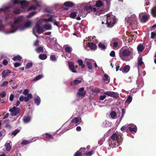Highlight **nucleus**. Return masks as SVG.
Wrapping results in <instances>:
<instances>
[{
  "label": "nucleus",
  "mask_w": 156,
  "mask_h": 156,
  "mask_svg": "<svg viewBox=\"0 0 156 156\" xmlns=\"http://www.w3.org/2000/svg\"><path fill=\"white\" fill-rule=\"evenodd\" d=\"M43 28L46 30H50L51 29L52 27L51 24H45L43 26Z\"/></svg>",
  "instance_id": "nucleus-35"
},
{
  "label": "nucleus",
  "mask_w": 156,
  "mask_h": 156,
  "mask_svg": "<svg viewBox=\"0 0 156 156\" xmlns=\"http://www.w3.org/2000/svg\"><path fill=\"white\" fill-rule=\"evenodd\" d=\"M13 4H20L21 7L22 9L26 8L29 5V3L26 0H23L21 1V0H11Z\"/></svg>",
  "instance_id": "nucleus-9"
},
{
  "label": "nucleus",
  "mask_w": 156,
  "mask_h": 156,
  "mask_svg": "<svg viewBox=\"0 0 156 156\" xmlns=\"http://www.w3.org/2000/svg\"><path fill=\"white\" fill-rule=\"evenodd\" d=\"M87 5V9L89 11V12H95L96 10V8L95 7H93L91 6H90L88 5Z\"/></svg>",
  "instance_id": "nucleus-34"
},
{
  "label": "nucleus",
  "mask_w": 156,
  "mask_h": 156,
  "mask_svg": "<svg viewBox=\"0 0 156 156\" xmlns=\"http://www.w3.org/2000/svg\"><path fill=\"white\" fill-rule=\"evenodd\" d=\"M127 127L131 132L136 133L137 130L136 126L133 124H130L127 125Z\"/></svg>",
  "instance_id": "nucleus-15"
},
{
  "label": "nucleus",
  "mask_w": 156,
  "mask_h": 156,
  "mask_svg": "<svg viewBox=\"0 0 156 156\" xmlns=\"http://www.w3.org/2000/svg\"><path fill=\"white\" fill-rule=\"evenodd\" d=\"M112 43L113 47L114 48H120L122 45V42L119 39H113Z\"/></svg>",
  "instance_id": "nucleus-11"
},
{
  "label": "nucleus",
  "mask_w": 156,
  "mask_h": 156,
  "mask_svg": "<svg viewBox=\"0 0 156 156\" xmlns=\"http://www.w3.org/2000/svg\"><path fill=\"white\" fill-rule=\"evenodd\" d=\"M29 90L27 89H25L24 90V91L23 92V94L25 95L28 96L30 94H29Z\"/></svg>",
  "instance_id": "nucleus-50"
},
{
  "label": "nucleus",
  "mask_w": 156,
  "mask_h": 156,
  "mask_svg": "<svg viewBox=\"0 0 156 156\" xmlns=\"http://www.w3.org/2000/svg\"><path fill=\"white\" fill-rule=\"evenodd\" d=\"M9 83L8 81H5L3 82L2 84L0 85L1 87H5Z\"/></svg>",
  "instance_id": "nucleus-60"
},
{
  "label": "nucleus",
  "mask_w": 156,
  "mask_h": 156,
  "mask_svg": "<svg viewBox=\"0 0 156 156\" xmlns=\"http://www.w3.org/2000/svg\"><path fill=\"white\" fill-rule=\"evenodd\" d=\"M22 59V57L19 55H17L14 56L13 58L12 59L14 61L18 60H20Z\"/></svg>",
  "instance_id": "nucleus-47"
},
{
  "label": "nucleus",
  "mask_w": 156,
  "mask_h": 156,
  "mask_svg": "<svg viewBox=\"0 0 156 156\" xmlns=\"http://www.w3.org/2000/svg\"><path fill=\"white\" fill-rule=\"evenodd\" d=\"M111 139L108 141L109 146L111 148L117 147L122 144V138L120 139L116 133L112 134L111 136Z\"/></svg>",
  "instance_id": "nucleus-2"
},
{
  "label": "nucleus",
  "mask_w": 156,
  "mask_h": 156,
  "mask_svg": "<svg viewBox=\"0 0 156 156\" xmlns=\"http://www.w3.org/2000/svg\"><path fill=\"white\" fill-rule=\"evenodd\" d=\"M47 57V56L45 54H41L39 55V58L42 60L46 59Z\"/></svg>",
  "instance_id": "nucleus-38"
},
{
  "label": "nucleus",
  "mask_w": 156,
  "mask_h": 156,
  "mask_svg": "<svg viewBox=\"0 0 156 156\" xmlns=\"http://www.w3.org/2000/svg\"><path fill=\"white\" fill-rule=\"evenodd\" d=\"M41 21H44L46 23L51 22L53 23L54 25L57 26L58 28L60 27L58 25V22L54 19L53 16L52 15H50L48 19L42 18Z\"/></svg>",
  "instance_id": "nucleus-8"
},
{
  "label": "nucleus",
  "mask_w": 156,
  "mask_h": 156,
  "mask_svg": "<svg viewBox=\"0 0 156 156\" xmlns=\"http://www.w3.org/2000/svg\"><path fill=\"white\" fill-rule=\"evenodd\" d=\"M32 141H28L27 140H23L21 143V144L23 145H26L31 143Z\"/></svg>",
  "instance_id": "nucleus-49"
},
{
  "label": "nucleus",
  "mask_w": 156,
  "mask_h": 156,
  "mask_svg": "<svg viewBox=\"0 0 156 156\" xmlns=\"http://www.w3.org/2000/svg\"><path fill=\"white\" fill-rule=\"evenodd\" d=\"M77 62L79 64V65L80 66L81 68H84L85 65L83 64L82 60L81 59H78L77 60Z\"/></svg>",
  "instance_id": "nucleus-37"
},
{
  "label": "nucleus",
  "mask_w": 156,
  "mask_h": 156,
  "mask_svg": "<svg viewBox=\"0 0 156 156\" xmlns=\"http://www.w3.org/2000/svg\"><path fill=\"white\" fill-rule=\"evenodd\" d=\"M110 55L112 57H115V52L114 51H111L110 54Z\"/></svg>",
  "instance_id": "nucleus-64"
},
{
  "label": "nucleus",
  "mask_w": 156,
  "mask_h": 156,
  "mask_svg": "<svg viewBox=\"0 0 156 156\" xmlns=\"http://www.w3.org/2000/svg\"><path fill=\"white\" fill-rule=\"evenodd\" d=\"M76 15V13L75 12H72L70 15V17L71 18H75Z\"/></svg>",
  "instance_id": "nucleus-56"
},
{
  "label": "nucleus",
  "mask_w": 156,
  "mask_h": 156,
  "mask_svg": "<svg viewBox=\"0 0 156 156\" xmlns=\"http://www.w3.org/2000/svg\"><path fill=\"white\" fill-rule=\"evenodd\" d=\"M63 47L66 52L71 53L73 50L71 47L69 46L68 45H65Z\"/></svg>",
  "instance_id": "nucleus-22"
},
{
  "label": "nucleus",
  "mask_w": 156,
  "mask_h": 156,
  "mask_svg": "<svg viewBox=\"0 0 156 156\" xmlns=\"http://www.w3.org/2000/svg\"><path fill=\"white\" fill-rule=\"evenodd\" d=\"M41 19H41L40 20H38L36 23L35 28H33L32 30V32L33 34L35 35V36H36L37 37H38V36L37 35H36L34 32L35 28H37L36 30L37 32L39 34H41L44 31V28L41 26V23L44 22V21H41Z\"/></svg>",
  "instance_id": "nucleus-6"
},
{
  "label": "nucleus",
  "mask_w": 156,
  "mask_h": 156,
  "mask_svg": "<svg viewBox=\"0 0 156 156\" xmlns=\"http://www.w3.org/2000/svg\"><path fill=\"white\" fill-rule=\"evenodd\" d=\"M64 5L66 6H67L68 7H72L74 6L75 5V4L72 2L67 1L64 3Z\"/></svg>",
  "instance_id": "nucleus-28"
},
{
  "label": "nucleus",
  "mask_w": 156,
  "mask_h": 156,
  "mask_svg": "<svg viewBox=\"0 0 156 156\" xmlns=\"http://www.w3.org/2000/svg\"><path fill=\"white\" fill-rule=\"evenodd\" d=\"M151 13L154 17H156V8H153L151 10Z\"/></svg>",
  "instance_id": "nucleus-42"
},
{
  "label": "nucleus",
  "mask_w": 156,
  "mask_h": 156,
  "mask_svg": "<svg viewBox=\"0 0 156 156\" xmlns=\"http://www.w3.org/2000/svg\"><path fill=\"white\" fill-rule=\"evenodd\" d=\"M122 115H121V118L119 119V121H121L123 117L124 114L125 113V112H126L125 110L124 109H122Z\"/></svg>",
  "instance_id": "nucleus-57"
},
{
  "label": "nucleus",
  "mask_w": 156,
  "mask_h": 156,
  "mask_svg": "<svg viewBox=\"0 0 156 156\" xmlns=\"http://www.w3.org/2000/svg\"><path fill=\"white\" fill-rule=\"evenodd\" d=\"M11 73V71L8 69L4 70L2 73V78H5L7 77Z\"/></svg>",
  "instance_id": "nucleus-20"
},
{
  "label": "nucleus",
  "mask_w": 156,
  "mask_h": 156,
  "mask_svg": "<svg viewBox=\"0 0 156 156\" xmlns=\"http://www.w3.org/2000/svg\"><path fill=\"white\" fill-rule=\"evenodd\" d=\"M10 143H11V142L10 141H7L5 145L6 147V150L7 151H9L11 148V147L10 145Z\"/></svg>",
  "instance_id": "nucleus-30"
},
{
  "label": "nucleus",
  "mask_w": 156,
  "mask_h": 156,
  "mask_svg": "<svg viewBox=\"0 0 156 156\" xmlns=\"http://www.w3.org/2000/svg\"><path fill=\"white\" fill-rule=\"evenodd\" d=\"M31 119V117L30 116H25L23 117V121L25 123H27L30 121Z\"/></svg>",
  "instance_id": "nucleus-29"
},
{
  "label": "nucleus",
  "mask_w": 156,
  "mask_h": 156,
  "mask_svg": "<svg viewBox=\"0 0 156 156\" xmlns=\"http://www.w3.org/2000/svg\"><path fill=\"white\" fill-rule=\"evenodd\" d=\"M45 135L46 138L48 140H50V139H53V137L50 134H49L46 133L44 134H43V136H44Z\"/></svg>",
  "instance_id": "nucleus-39"
},
{
  "label": "nucleus",
  "mask_w": 156,
  "mask_h": 156,
  "mask_svg": "<svg viewBox=\"0 0 156 156\" xmlns=\"http://www.w3.org/2000/svg\"><path fill=\"white\" fill-rule=\"evenodd\" d=\"M130 69V67L128 65H126L123 68V69L120 68L119 70L121 71L124 73H127Z\"/></svg>",
  "instance_id": "nucleus-21"
},
{
  "label": "nucleus",
  "mask_w": 156,
  "mask_h": 156,
  "mask_svg": "<svg viewBox=\"0 0 156 156\" xmlns=\"http://www.w3.org/2000/svg\"><path fill=\"white\" fill-rule=\"evenodd\" d=\"M136 33L137 32L134 31L133 32H130V33L128 32L127 33V34L128 36H130V37H132V40H134L136 38Z\"/></svg>",
  "instance_id": "nucleus-23"
},
{
  "label": "nucleus",
  "mask_w": 156,
  "mask_h": 156,
  "mask_svg": "<svg viewBox=\"0 0 156 156\" xmlns=\"http://www.w3.org/2000/svg\"><path fill=\"white\" fill-rule=\"evenodd\" d=\"M51 43L52 45H58L59 46V45L58 44L57 42L56 39L55 37L51 38L50 39Z\"/></svg>",
  "instance_id": "nucleus-27"
},
{
  "label": "nucleus",
  "mask_w": 156,
  "mask_h": 156,
  "mask_svg": "<svg viewBox=\"0 0 156 156\" xmlns=\"http://www.w3.org/2000/svg\"><path fill=\"white\" fill-rule=\"evenodd\" d=\"M20 130L18 129H16L12 132L11 135H13V137H14L20 132Z\"/></svg>",
  "instance_id": "nucleus-45"
},
{
  "label": "nucleus",
  "mask_w": 156,
  "mask_h": 156,
  "mask_svg": "<svg viewBox=\"0 0 156 156\" xmlns=\"http://www.w3.org/2000/svg\"><path fill=\"white\" fill-rule=\"evenodd\" d=\"M138 69H139V68L140 66H141L144 64V62L142 61V58L141 56H140L138 58Z\"/></svg>",
  "instance_id": "nucleus-25"
},
{
  "label": "nucleus",
  "mask_w": 156,
  "mask_h": 156,
  "mask_svg": "<svg viewBox=\"0 0 156 156\" xmlns=\"http://www.w3.org/2000/svg\"><path fill=\"white\" fill-rule=\"evenodd\" d=\"M139 17L141 22L142 23L146 22L148 19V17L146 13H140Z\"/></svg>",
  "instance_id": "nucleus-13"
},
{
  "label": "nucleus",
  "mask_w": 156,
  "mask_h": 156,
  "mask_svg": "<svg viewBox=\"0 0 156 156\" xmlns=\"http://www.w3.org/2000/svg\"><path fill=\"white\" fill-rule=\"evenodd\" d=\"M34 2V4L35 5H33L30 6L29 9V10H35L37 7H38L40 6V4L41 3V0H33Z\"/></svg>",
  "instance_id": "nucleus-12"
},
{
  "label": "nucleus",
  "mask_w": 156,
  "mask_h": 156,
  "mask_svg": "<svg viewBox=\"0 0 156 156\" xmlns=\"http://www.w3.org/2000/svg\"><path fill=\"white\" fill-rule=\"evenodd\" d=\"M43 76L42 75H39L35 77L34 79V80L36 81L42 78Z\"/></svg>",
  "instance_id": "nucleus-46"
},
{
  "label": "nucleus",
  "mask_w": 156,
  "mask_h": 156,
  "mask_svg": "<svg viewBox=\"0 0 156 156\" xmlns=\"http://www.w3.org/2000/svg\"><path fill=\"white\" fill-rule=\"evenodd\" d=\"M34 102L36 105L38 106L41 102V99L40 97L36 95H34Z\"/></svg>",
  "instance_id": "nucleus-24"
},
{
  "label": "nucleus",
  "mask_w": 156,
  "mask_h": 156,
  "mask_svg": "<svg viewBox=\"0 0 156 156\" xmlns=\"http://www.w3.org/2000/svg\"><path fill=\"white\" fill-rule=\"evenodd\" d=\"M88 46L91 50H95L97 48L96 44L92 42L88 43Z\"/></svg>",
  "instance_id": "nucleus-26"
},
{
  "label": "nucleus",
  "mask_w": 156,
  "mask_h": 156,
  "mask_svg": "<svg viewBox=\"0 0 156 156\" xmlns=\"http://www.w3.org/2000/svg\"><path fill=\"white\" fill-rule=\"evenodd\" d=\"M103 80L106 83H108L110 81V77L107 74H105L103 77Z\"/></svg>",
  "instance_id": "nucleus-31"
},
{
  "label": "nucleus",
  "mask_w": 156,
  "mask_h": 156,
  "mask_svg": "<svg viewBox=\"0 0 156 156\" xmlns=\"http://www.w3.org/2000/svg\"><path fill=\"white\" fill-rule=\"evenodd\" d=\"M35 50L37 53L42 52L43 51V48L42 47H38L35 49Z\"/></svg>",
  "instance_id": "nucleus-43"
},
{
  "label": "nucleus",
  "mask_w": 156,
  "mask_h": 156,
  "mask_svg": "<svg viewBox=\"0 0 156 156\" xmlns=\"http://www.w3.org/2000/svg\"><path fill=\"white\" fill-rule=\"evenodd\" d=\"M77 95L79 97H83L86 94V91L84 90L83 87L79 89L77 93Z\"/></svg>",
  "instance_id": "nucleus-16"
},
{
  "label": "nucleus",
  "mask_w": 156,
  "mask_h": 156,
  "mask_svg": "<svg viewBox=\"0 0 156 156\" xmlns=\"http://www.w3.org/2000/svg\"><path fill=\"white\" fill-rule=\"evenodd\" d=\"M82 150L85 151V148H80L79 151ZM73 156H82V154L81 152H80V151H78L74 154Z\"/></svg>",
  "instance_id": "nucleus-36"
},
{
  "label": "nucleus",
  "mask_w": 156,
  "mask_h": 156,
  "mask_svg": "<svg viewBox=\"0 0 156 156\" xmlns=\"http://www.w3.org/2000/svg\"><path fill=\"white\" fill-rule=\"evenodd\" d=\"M132 98L130 96H129L126 100V102L128 103V104L130 103L132 101Z\"/></svg>",
  "instance_id": "nucleus-52"
},
{
  "label": "nucleus",
  "mask_w": 156,
  "mask_h": 156,
  "mask_svg": "<svg viewBox=\"0 0 156 156\" xmlns=\"http://www.w3.org/2000/svg\"><path fill=\"white\" fill-rule=\"evenodd\" d=\"M104 1H105L107 5L108 6H110L111 3V2L112 0H102Z\"/></svg>",
  "instance_id": "nucleus-63"
},
{
  "label": "nucleus",
  "mask_w": 156,
  "mask_h": 156,
  "mask_svg": "<svg viewBox=\"0 0 156 156\" xmlns=\"http://www.w3.org/2000/svg\"><path fill=\"white\" fill-rule=\"evenodd\" d=\"M11 6V5H9L8 6H6L5 7L0 8V12H5L8 10Z\"/></svg>",
  "instance_id": "nucleus-33"
},
{
  "label": "nucleus",
  "mask_w": 156,
  "mask_h": 156,
  "mask_svg": "<svg viewBox=\"0 0 156 156\" xmlns=\"http://www.w3.org/2000/svg\"><path fill=\"white\" fill-rule=\"evenodd\" d=\"M9 111L10 112L11 115L13 116L20 113V109L19 108L13 106L9 109Z\"/></svg>",
  "instance_id": "nucleus-10"
},
{
  "label": "nucleus",
  "mask_w": 156,
  "mask_h": 156,
  "mask_svg": "<svg viewBox=\"0 0 156 156\" xmlns=\"http://www.w3.org/2000/svg\"><path fill=\"white\" fill-rule=\"evenodd\" d=\"M112 94L111 97L113 98H117L119 97V94L116 92H115L112 91Z\"/></svg>",
  "instance_id": "nucleus-48"
},
{
  "label": "nucleus",
  "mask_w": 156,
  "mask_h": 156,
  "mask_svg": "<svg viewBox=\"0 0 156 156\" xmlns=\"http://www.w3.org/2000/svg\"><path fill=\"white\" fill-rule=\"evenodd\" d=\"M108 122L107 121H105L103 122L102 123V126L103 127H107L108 126Z\"/></svg>",
  "instance_id": "nucleus-62"
},
{
  "label": "nucleus",
  "mask_w": 156,
  "mask_h": 156,
  "mask_svg": "<svg viewBox=\"0 0 156 156\" xmlns=\"http://www.w3.org/2000/svg\"><path fill=\"white\" fill-rule=\"evenodd\" d=\"M125 21L127 26L133 28V26L135 27L137 24L136 17L134 14L127 16L125 18Z\"/></svg>",
  "instance_id": "nucleus-4"
},
{
  "label": "nucleus",
  "mask_w": 156,
  "mask_h": 156,
  "mask_svg": "<svg viewBox=\"0 0 156 156\" xmlns=\"http://www.w3.org/2000/svg\"><path fill=\"white\" fill-rule=\"evenodd\" d=\"M85 61L87 66L88 68L89 69L91 70L92 68V64L94 62V60H89L87 58H85Z\"/></svg>",
  "instance_id": "nucleus-17"
},
{
  "label": "nucleus",
  "mask_w": 156,
  "mask_h": 156,
  "mask_svg": "<svg viewBox=\"0 0 156 156\" xmlns=\"http://www.w3.org/2000/svg\"><path fill=\"white\" fill-rule=\"evenodd\" d=\"M82 82L81 80H76L73 81H72L70 83V84L71 85H75L78 84Z\"/></svg>",
  "instance_id": "nucleus-32"
},
{
  "label": "nucleus",
  "mask_w": 156,
  "mask_h": 156,
  "mask_svg": "<svg viewBox=\"0 0 156 156\" xmlns=\"http://www.w3.org/2000/svg\"><path fill=\"white\" fill-rule=\"evenodd\" d=\"M32 62H28L27 64L26 68L27 69H29L32 66Z\"/></svg>",
  "instance_id": "nucleus-58"
},
{
  "label": "nucleus",
  "mask_w": 156,
  "mask_h": 156,
  "mask_svg": "<svg viewBox=\"0 0 156 156\" xmlns=\"http://www.w3.org/2000/svg\"><path fill=\"white\" fill-rule=\"evenodd\" d=\"M98 47L99 48L102 49H105L106 48V47L103 44H102L101 43H100L98 44Z\"/></svg>",
  "instance_id": "nucleus-59"
},
{
  "label": "nucleus",
  "mask_w": 156,
  "mask_h": 156,
  "mask_svg": "<svg viewBox=\"0 0 156 156\" xmlns=\"http://www.w3.org/2000/svg\"><path fill=\"white\" fill-rule=\"evenodd\" d=\"M112 91H106L104 93V94L105 95H107L108 96L111 97L112 94Z\"/></svg>",
  "instance_id": "nucleus-51"
},
{
  "label": "nucleus",
  "mask_w": 156,
  "mask_h": 156,
  "mask_svg": "<svg viewBox=\"0 0 156 156\" xmlns=\"http://www.w3.org/2000/svg\"><path fill=\"white\" fill-rule=\"evenodd\" d=\"M31 21H27L25 23L21 17L17 18L14 22H11L5 26L2 24V21L0 20V32H4L9 29V31H6V34H13L18 30L23 31L30 27L32 24Z\"/></svg>",
  "instance_id": "nucleus-1"
},
{
  "label": "nucleus",
  "mask_w": 156,
  "mask_h": 156,
  "mask_svg": "<svg viewBox=\"0 0 156 156\" xmlns=\"http://www.w3.org/2000/svg\"><path fill=\"white\" fill-rule=\"evenodd\" d=\"M144 49V47L142 45L140 44L137 47V49L138 51L142 52Z\"/></svg>",
  "instance_id": "nucleus-41"
},
{
  "label": "nucleus",
  "mask_w": 156,
  "mask_h": 156,
  "mask_svg": "<svg viewBox=\"0 0 156 156\" xmlns=\"http://www.w3.org/2000/svg\"><path fill=\"white\" fill-rule=\"evenodd\" d=\"M68 64L70 70L73 73H76V72L75 70V68L74 62H69Z\"/></svg>",
  "instance_id": "nucleus-18"
},
{
  "label": "nucleus",
  "mask_w": 156,
  "mask_h": 156,
  "mask_svg": "<svg viewBox=\"0 0 156 156\" xmlns=\"http://www.w3.org/2000/svg\"><path fill=\"white\" fill-rule=\"evenodd\" d=\"M116 113L115 111H112L110 114L111 117L113 119H115L116 116Z\"/></svg>",
  "instance_id": "nucleus-44"
},
{
  "label": "nucleus",
  "mask_w": 156,
  "mask_h": 156,
  "mask_svg": "<svg viewBox=\"0 0 156 156\" xmlns=\"http://www.w3.org/2000/svg\"><path fill=\"white\" fill-rule=\"evenodd\" d=\"M32 98V96L31 94H29L27 97H24L23 96L21 95L20 97L19 100L21 102L24 101L25 102H27Z\"/></svg>",
  "instance_id": "nucleus-14"
},
{
  "label": "nucleus",
  "mask_w": 156,
  "mask_h": 156,
  "mask_svg": "<svg viewBox=\"0 0 156 156\" xmlns=\"http://www.w3.org/2000/svg\"><path fill=\"white\" fill-rule=\"evenodd\" d=\"M107 26L112 27L116 23L115 16L111 14H107L106 16Z\"/></svg>",
  "instance_id": "nucleus-5"
},
{
  "label": "nucleus",
  "mask_w": 156,
  "mask_h": 156,
  "mask_svg": "<svg viewBox=\"0 0 156 156\" xmlns=\"http://www.w3.org/2000/svg\"><path fill=\"white\" fill-rule=\"evenodd\" d=\"M73 125H71V123L68 126V127L67 129H66V130H64V131L62 133H63L64 132L67 131V130H68L69 129H71L73 128L74 127H75V126H73Z\"/></svg>",
  "instance_id": "nucleus-54"
},
{
  "label": "nucleus",
  "mask_w": 156,
  "mask_h": 156,
  "mask_svg": "<svg viewBox=\"0 0 156 156\" xmlns=\"http://www.w3.org/2000/svg\"><path fill=\"white\" fill-rule=\"evenodd\" d=\"M81 119L80 117H76L74 118L71 121V125H73V126H76L77 123Z\"/></svg>",
  "instance_id": "nucleus-19"
},
{
  "label": "nucleus",
  "mask_w": 156,
  "mask_h": 156,
  "mask_svg": "<svg viewBox=\"0 0 156 156\" xmlns=\"http://www.w3.org/2000/svg\"><path fill=\"white\" fill-rule=\"evenodd\" d=\"M89 10L87 9V5H83V9H80L79 10L77 11L79 12L78 13V16H81L82 17H85L87 15L89 12Z\"/></svg>",
  "instance_id": "nucleus-7"
},
{
  "label": "nucleus",
  "mask_w": 156,
  "mask_h": 156,
  "mask_svg": "<svg viewBox=\"0 0 156 156\" xmlns=\"http://www.w3.org/2000/svg\"><path fill=\"white\" fill-rule=\"evenodd\" d=\"M50 58V59L52 61H55L57 60V59L55 55H51Z\"/></svg>",
  "instance_id": "nucleus-61"
},
{
  "label": "nucleus",
  "mask_w": 156,
  "mask_h": 156,
  "mask_svg": "<svg viewBox=\"0 0 156 156\" xmlns=\"http://www.w3.org/2000/svg\"><path fill=\"white\" fill-rule=\"evenodd\" d=\"M103 5V3L102 1L100 0L97 1L95 4V5L97 7H100Z\"/></svg>",
  "instance_id": "nucleus-40"
},
{
  "label": "nucleus",
  "mask_w": 156,
  "mask_h": 156,
  "mask_svg": "<svg viewBox=\"0 0 156 156\" xmlns=\"http://www.w3.org/2000/svg\"><path fill=\"white\" fill-rule=\"evenodd\" d=\"M94 152V151H90L86 153L85 154L86 156H90L92 154H93Z\"/></svg>",
  "instance_id": "nucleus-53"
},
{
  "label": "nucleus",
  "mask_w": 156,
  "mask_h": 156,
  "mask_svg": "<svg viewBox=\"0 0 156 156\" xmlns=\"http://www.w3.org/2000/svg\"><path fill=\"white\" fill-rule=\"evenodd\" d=\"M132 51V49L130 48H122L119 51V57L122 60L126 61H129L131 58L129 57L131 55Z\"/></svg>",
  "instance_id": "nucleus-3"
},
{
  "label": "nucleus",
  "mask_w": 156,
  "mask_h": 156,
  "mask_svg": "<svg viewBox=\"0 0 156 156\" xmlns=\"http://www.w3.org/2000/svg\"><path fill=\"white\" fill-rule=\"evenodd\" d=\"M36 13V12L35 11L33 12H31L27 16V17L29 18L30 17L34 15H35Z\"/></svg>",
  "instance_id": "nucleus-55"
}]
</instances>
